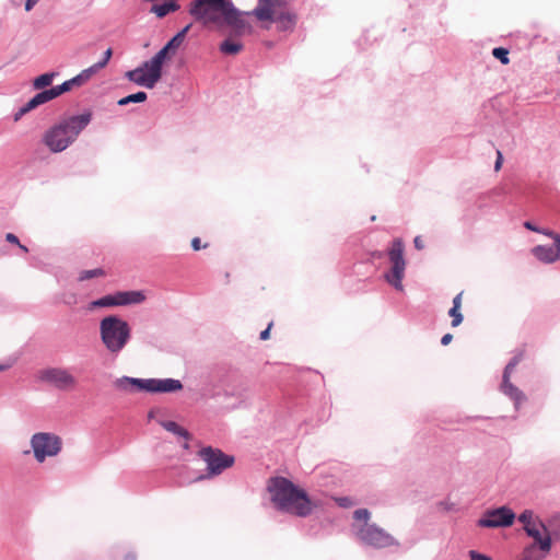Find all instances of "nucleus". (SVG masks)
Segmentation results:
<instances>
[{"label":"nucleus","mask_w":560,"mask_h":560,"mask_svg":"<svg viewBox=\"0 0 560 560\" xmlns=\"http://www.w3.org/2000/svg\"><path fill=\"white\" fill-rule=\"evenodd\" d=\"M18 246H19L23 252H25V253H27V252H28L27 247H26V246H24V245H22L21 243H20V245H18Z\"/></svg>","instance_id":"nucleus-52"},{"label":"nucleus","mask_w":560,"mask_h":560,"mask_svg":"<svg viewBox=\"0 0 560 560\" xmlns=\"http://www.w3.org/2000/svg\"><path fill=\"white\" fill-rule=\"evenodd\" d=\"M492 56L498 59L502 65H509V50L504 47H495L492 49Z\"/></svg>","instance_id":"nucleus-29"},{"label":"nucleus","mask_w":560,"mask_h":560,"mask_svg":"<svg viewBox=\"0 0 560 560\" xmlns=\"http://www.w3.org/2000/svg\"><path fill=\"white\" fill-rule=\"evenodd\" d=\"M538 233L550 237L555 244L557 238L560 240V234L549 229L540 228Z\"/></svg>","instance_id":"nucleus-36"},{"label":"nucleus","mask_w":560,"mask_h":560,"mask_svg":"<svg viewBox=\"0 0 560 560\" xmlns=\"http://www.w3.org/2000/svg\"><path fill=\"white\" fill-rule=\"evenodd\" d=\"M161 425L168 432L183 436L186 440L190 439L189 432L174 421H162Z\"/></svg>","instance_id":"nucleus-23"},{"label":"nucleus","mask_w":560,"mask_h":560,"mask_svg":"<svg viewBox=\"0 0 560 560\" xmlns=\"http://www.w3.org/2000/svg\"><path fill=\"white\" fill-rule=\"evenodd\" d=\"M188 13L202 26L218 31L236 25L243 19V12L232 0H192Z\"/></svg>","instance_id":"nucleus-2"},{"label":"nucleus","mask_w":560,"mask_h":560,"mask_svg":"<svg viewBox=\"0 0 560 560\" xmlns=\"http://www.w3.org/2000/svg\"><path fill=\"white\" fill-rule=\"evenodd\" d=\"M516 366L511 364V363H508L503 370V375H502V382L504 383H508L511 378V374L512 372L514 371Z\"/></svg>","instance_id":"nucleus-35"},{"label":"nucleus","mask_w":560,"mask_h":560,"mask_svg":"<svg viewBox=\"0 0 560 560\" xmlns=\"http://www.w3.org/2000/svg\"><path fill=\"white\" fill-rule=\"evenodd\" d=\"M267 490L273 508L281 512L298 517H307L317 508L308 493L290 479L282 476L269 478Z\"/></svg>","instance_id":"nucleus-1"},{"label":"nucleus","mask_w":560,"mask_h":560,"mask_svg":"<svg viewBox=\"0 0 560 560\" xmlns=\"http://www.w3.org/2000/svg\"><path fill=\"white\" fill-rule=\"evenodd\" d=\"M358 539L370 547L382 549L398 545L397 540L376 524H362L355 528Z\"/></svg>","instance_id":"nucleus-9"},{"label":"nucleus","mask_w":560,"mask_h":560,"mask_svg":"<svg viewBox=\"0 0 560 560\" xmlns=\"http://www.w3.org/2000/svg\"><path fill=\"white\" fill-rule=\"evenodd\" d=\"M112 56H113L112 48H107L106 51L104 52V57L101 61L96 62L89 69L84 70V73H88L86 79H90L97 70L103 69L108 63Z\"/></svg>","instance_id":"nucleus-24"},{"label":"nucleus","mask_w":560,"mask_h":560,"mask_svg":"<svg viewBox=\"0 0 560 560\" xmlns=\"http://www.w3.org/2000/svg\"><path fill=\"white\" fill-rule=\"evenodd\" d=\"M404 242L395 238L387 250V256L392 262V268L384 275L385 280L396 290L402 291V279L405 276L406 260L404 258Z\"/></svg>","instance_id":"nucleus-8"},{"label":"nucleus","mask_w":560,"mask_h":560,"mask_svg":"<svg viewBox=\"0 0 560 560\" xmlns=\"http://www.w3.org/2000/svg\"><path fill=\"white\" fill-rule=\"evenodd\" d=\"M191 247L194 250H200L201 248H207L208 244H201V240L199 237H194L191 240Z\"/></svg>","instance_id":"nucleus-38"},{"label":"nucleus","mask_w":560,"mask_h":560,"mask_svg":"<svg viewBox=\"0 0 560 560\" xmlns=\"http://www.w3.org/2000/svg\"><path fill=\"white\" fill-rule=\"evenodd\" d=\"M198 454L207 465V475L200 477V479L218 476L234 464L233 456L226 455L221 450L211 446L201 448Z\"/></svg>","instance_id":"nucleus-11"},{"label":"nucleus","mask_w":560,"mask_h":560,"mask_svg":"<svg viewBox=\"0 0 560 560\" xmlns=\"http://www.w3.org/2000/svg\"><path fill=\"white\" fill-rule=\"evenodd\" d=\"M253 13L259 21H272L275 14L269 5H261L256 8Z\"/></svg>","instance_id":"nucleus-26"},{"label":"nucleus","mask_w":560,"mask_h":560,"mask_svg":"<svg viewBox=\"0 0 560 560\" xmlns=\"http://www.w3.org/2000/svg\"><path fill=\"white\" fill-rule=\"evenodd\" d=\"M469 558L470 560H492L489 556L481 553L477 550H470Z\"/></svg>","instance_id":"nucleus-37"},{"label":"nucleus","mask_w":560,"mask_h":560,"mask_svg":"<svg viewBox=\"0 0 560 560\" xmlns=\"http://www.w3.org/2000/svg\"><path fill=\"white\" fill-rule=\"evenodd\" d=\"M541 556L534 555V553H527V550H523V558L522 560H542Z\"/></svg>","instance_id":"nucleus-40"},{"label":"nucleus","mask_w":560,"mask_h":560,"mask_svg":"<svg viewBox=\"0 0 560 560\" xmlns=\"http://www.w3.org/2000/svg\"><path fill=\"white\" fill-rule=\"evenodd\" d=\"M39 377L61 390L73 389L77 386L75 377L68 370L61 368L43 370Z\"/></svg>","instance_id":"nucleus-15"},{"label":"nucleus","mask_w":560,"mask_h":560,"mask_svg":"<svg viewBox=\"0 0 560 560\" xmlns=\"http://www.w3.org/2000/svg\"><path fill=\"white\" fill-rule=\"evenodd\" d=\"M55 75H56V73H54V72L40 74L39 77H37L34 80V82H33L34 88L36 90H42V89L50 85Z\"/></svg>","instance_id":"nucleus-27"},{"label":"nucleus","mask_w":560,"mask_h":560,"mask_svg":"<svg viewBox=\"0 0 560 560\" xmlns=\"http://www.w3.org/2000/svg\"><path fill=\"white\" fill-rule=\"evenodd\" d=\"M338 506L348 509L353 505V501L350 497H338L335 499Z\"/></svg>","instance_id":"nucleus-33"},{"label":"nucleus","mask_w":560,"mask_h":560,"mask_svg":"<svg viewBox=\"0 0 560 560\" xmlns=\"http://www.w3.org/2000/svg\"><path fill=\"white\" fill-rule=\"evenodd\" d=\"M515 517L513 510L503 505L486 510L477 521V525L483 528L510 527L513 525Z\"/></svg>","instance_id":"nucleus-13"},{"label":"nucleus","mask_w":560,"mask_h":560,"mask_svg":"<svg viewBox=\"0 0 560 560\" xmlns=\"http://www.w3.org/2000/svg\"><path fill=\"white\" fill-rule=\"evenodd\" d=\"M524 532L533 539V542L527 545L524 550H527V553L546 558L552 548V538L545 523L540 522V525L526 528Z\"/></svg>","instance_id":"nucleus-12"},{"label":"nucleus","mask_w":560,"mask_h":560,"mask_svg":"<svg viewBox=\"0 0 560 560\" xmlns=\"http://www.w3.org/2000/svg\"><path fill=\"white\" fill-rule=\"evenodd\" d=\"M39 0H26L25 10L31 11Z\"/></svg>","instance_id":"nucleus-49"},{"label":"nucleus","mask_w":560,"mask_h":560,"mask_svg":"<svg viewBox=\"0 0 560 560\" xmlns=\"http://www.w3.org/2000/svg\"><path fill=\"white\" fill-rule=\"evenodd\" d=\"M371 255L374 259H382L384 258L385 253L382 250H374Z\"/></svg>","instance_id":"nucleus-50"},{"label":"nucleus","mask_w":560,"mask_h":560,"mask_svg":"<svg viewBox=\"0 0 560 560\" xmlns=\"http://www.w3.org/2000/svg\"><path fill=\"white\" fill-rule=\"evenodd\" d=\"M524 228L528 231H532V232H536L538 233L539 232V226H537L535 223H533L532 221H525L524 222Z\"/></svg>","instance_id":"nucleus-41"},{"label":"nucleus","mask_w":560,"mask_h":560,"mask_svg":"<svg viewBox=\"0 0 560 560\" xmlns=\"http://www.w3.org/2000/svg\"><path fill=\"white\" fill-rule=\"evenodd\" d=\"M103 276H105V271L102 268H96V269H92V270L82 271L79 276V280L84 281V280H89L91 278L103 277Z\"/></svg>","instance_id":"nucleus-30"},{"label":"nucleus","mask_w":560,"mask_h":560,"mask_svg":"<svg viewBox=\"0 0 560 560\" xmlns=\"http://www.w3.org/2000/svg\"><path fill=\"white\" fill-rule=\"evenodd\" d=\"M61 439L52 433L38 432L31 439L34 457L43 463L47 457L56 456L61 450Z\"/></svg>","instance_id":"nucleus-10"},{"label":"nucleus","mask_w":560,"mask_h":560,"mask_svg":"<svg viewBox=\"0 0 560 560\" xmlns=\"http://www.w3.org/2000/svg\"><path fill=\"white\" fill-rule=\"evenodd\" d=\"M522 359H523V353H522V352H518V353L514 354V355L510 359V361H509L508 363H511V364H513V365L517 366V364L522 361Z\"/></svg>","instance_id":"nucleus-43"},{"label":"nucleus","mask_w":560,"mask_h":560,"mask_svg":"<svg viewBox=\"0 0 560 560\" xmlns=\"http://www.w3.org/2000/svg\"><path fill=\"white\" fill-rule=\"evenodd\" d=\"M450 317H452V327H457L463 323L464 316L460 313V308L451 307L448 311Z\"/></svg>","instance_id":"nucleus-31"},{"label":"nucleus","mask_w":560,"mask_h":560,"mask_svg":"<svg viewBox=\"0 0 560 560\" xmlns=\"http://www.w3.org/2000/svg\"><path fill=\"white\" fill-rule=\"evenodd\" d=\"M462 296L463 292H459L454 299H453V305L452 307L460 308L462 305Z\"/></svg>","instance_id":"nucleus-44"},{"label":"nucleus","mask_w":560,"mask_h":560,"mask_svg":"<svg viewBox=\"0 0 560 560\" xmlns=\"http://www.w3.org/2000/svg\"><path fill=\"white\" fill-rule=\"evenodd\" d=\"M501 392L514 401V407L518 410L521 404L526 400L525 394L509 381L508 383L502 382L500 385Z\"/></svg>","instance_id":"nucleus-17"},{"label":"nucleus","mask_w":560,"mask_h":560,"mask_svg":"<svg viewBox=\"0 0 560 560\" xmlns=\"http://www.w3.org/2000/svg\"><path fill=\"white\" fill-rule=\"evenodd\" d=\"M502 163H503V155L501 153V151H497V159H495V162H494V171L498 172L501 170L502 167Z\"/></svg>","instance_id":"nucleus-39"},{"label":"nucleus","mask_w":560,"mask_h":560,"mask_svg":"<svg viewBox=\"0 0 560 560\" xmlns=\"http://www.w3.org/2000/svg\"><path fill=\"white\" fill-rule=\"evenodd\" d=\"M439 505H440L441 508H443L445 511H451V510H453V509H454V505H455V504H454V503H451V502H447V501H441V502L439 503Z\"/></svg>","instance_id":"nucleus-47"},{"label":"nucleus","mask_w":560,"mask_h":560,"mask_svg":"<svg viewBox=\"0 0 560 560\" xmlns=\"http://www.w3.org/2000/svg\"><path fill=\"white\" fill-rule=\"evenodd\" d=\"M179 10V4L175 1L165 2L162 4H153L150 12L154 13L158 18H164L168 13L176 12Z\"/></svg>","instance_id":"nucleus-20"},{"label":"nucleus","mask_w":560,"mask_h":560,"mask_svg":"<svg viewBox=\"0 0 560 560\" xmlns=\"http://www.w3.org/2000/svg\"><path fill=\"white\" fill-rule=\"evenodd\" d=\"M147 100V93L145 92H137L135 94H130L126 97H122L118 101V105L124 106L129 103H141Z\"/></svg>","instance_id":"nucleus-28"},{"label":"nucleus","mask_w":560,"mask_h":560,"mask_svg":"<svg viewBox=\"0 0 560 560\" xmlns=\"http://www.w3.org/2000/svg\"><path fill=\"white\" fill-rule=\"evenodd\" d=\"M516 366L511 364V363H508L503 370V375H502V382L504 383H508L511 378V374L512 372L514 371Z\"/></svg>","instance_id":"nucleus-34"},{"label":"nucleus","mask_w":560,"mask_h":560,"mask_svg":"<svg viewBox=\"0 0 560 560\" xmlns=\"http://www.w3.org/2000/svg\"><path fill=\"white\" fill-rule=\"evenodd\" d=\"M91 119L90 112L65 117L44 132L42 141L50 152L60 153L77 140Z\"/></svg>","instance_id":"nucleus-3"},{"label":"nucleus","mask_w":560,"mask_h":560,"mask_svg":"<svg viewBox=\"0 0 560 560\" xmlns=\"http://www.w3.org/2000/svg\"><path fill=\"white\" fill-rule=\"evenodd\" d=\"M533 256L542 264H553L560 259V240L552 245H536L532 248Z\"/></svg>","instance_id":"nucleus-16"},{"label":"nucleus","mask_w":560,"mask_h":560,"mask_svg":"<svg viewBox=\"0 0 560 560\" xmlns=\"http://www.w3.org/2000/svg\"><path fill=\"white\" fill-rule=\"evenodd\" d=\"M271 327H272V322H271V323H269V324H268V326H267V328H266V329H264V330L260 332L259 338H260L261 340H267V339H269V337H270V329H271Z\"/></svg>","instance_id":"nucleus-42"},{"label":"nucleus","mask_w":560,"mask_h":560,"mask_svg":"<svg viewBox=\"0 0 560 560\" xmlns=\"http://www.w3.org/2000/svg\"><path fill=\"white\" fill-rule=\"evenodd\" d=\"M4 370V366L0 365V371H3Z\"/></svg>","instance_id":"nucleus-53"},{"label":"nucleus","mask_w":560,"mask_h":560,"mask_svg":"<svg viewBox=\"0 0 560 560\" xmlns=\"http://www.w3.org/2000/svg\"><path fill=\"white\" fill-rule=\"evenodd\" d=\"M413 244H415V247H416L417 249H422V248L424 247V244H423V242H422V240H421V237H420V236H416V237H415V240H413Z\"/></svg>","instance_id":"nucleus-48"},{"label":"nucleus","mask_w":560,"mask_h":560,"mask_svg":"<svg viewBox=\"0 0 560 560\" xmlns=\"http://www.w3.org/2000/svg\"><path fill=\"white\" fill-rule=\"evenodd\" d=\"M172 56V51L164 46L150 60L144 61L133 70L127 71L126 78L137 85L153 89L162 78L164 62Z\"/></svg>","instance_id":"nucleus-5"},{"label":"nucleus","mask_w":560,"mask_h":560,"mask_svg":"<svg viewBox=\"0 0 560 560\" xmlns=\"http://www.w3.org/2000/svg\"><path fill=\"white\" fill-rule=\"evenodd\" d=\"M370 515L371 514L368 509H358L353 513V518L355 521H363L364 522L363 524H370L369 523Z\"/></svg>","instance_id":"nucleus-32"},{"label":"nucleus","mask_w":560,"mask_h":560,"mask_svg":"<svg viewBox=\"0 0 560 560\" xmlns=\"http://www.w3.org/2000/svg\"><path fill=\"white\" fill-rule=\"evenodd\" d=\"M226 38L220 44V51L224 55H237L244 48L242 36L245 33L244 19L240 20L236 25H229L223 28Z\"/></svg>","instance_id":"nucleus-14"},{"label":"nucleus","mask_w":560,"mask_h":560,"mask_svg":"<svg viewBox=\"0 0 560 560\" xmlns=\"http://www.w3.org/2000/svg\"><path fill=\"white\" fill-rule=\"evenodd\" d=\"M100 334L105 348L113 354L119 353L131 337L129 324L115 315L104 317L100 323Z\"/></svg>","instance_id":"nucleus-4"},{"label":"nucleus","mask_w":560,"mask_h":560,"mask_svg":"<svg viewBox=\"0 0 560 560\" xmlns=\"http://www.w3.org/2000/svg\"><path fill=\"white\" fill-rule=\"evenodd\" d=\"M118 387L126 390H138L149 393H173L183 388V384L178 380L173 378H131L124 377L117 381Z\"/></svg>","instance_id":"nucleus-6"},{"label":"nucleus","mask_w":560,"mask_h":560,"mask_svg":"<svg viewBox=\"0 0 560 560\" xmlns=\"http://www.w3.org/2000/svg\"><path fill=\"white\" fill-rule=\"evenodd\" d=\"M517 520L523 524V529L530 528L533 526L540 525L542 522L539 517H534V512L532 510H524L518 516Z\"/></svg>","instance_id":"nucleus-22"},{"label":"nucleus","mask_w":560,"mask_h":560,"mask_svg":"<svg viewBox=\"0 0 560 560\" xmlns=\"http://www.w3.org/2000/svg\"><path fill=\"white\" fill-rule=\"evenodd\" d=\"M118 293L119 305L139 304L145 300L141 291H121Z\"/></svg>","instance_id":"nucleus-19"},{"label":"nucleus","mask_w":560,"mask_h":560,"mask_svg":"<svg viewBox=\"0 0 560 560\" xmlns=\"http://www.w3.org/2000/svg\"><path fill=\"white\" fill-rule=\"evenodd\" d=\"M118 293L105 295L94 302H92L93 307H109V306H118Z\"/></svg>","instance_id":"nucleus-25"},{"label":"nucleus","mask_w":560,"mask_h":560,"mask_svg":"<svg viewBox=\"0 0 560 560\" xmlns=\"http://www.w3.org/2000/svg\"><path fill=\"white\" fill-rule=\"evenodd\" d=\"M122 560H137L136 556L131 552L126 553Z\"/></svg>","instance_id":"nucleus-51"},{"label":"nucleus","mask_w":560,"mask_h":560,"mask_svg":"<svg viewBox=\"0 0 560 560\" xmlns=\"http://www.w3.org/2000/svg\"><path fill=\"white\" fill-rule=\"evenodd\" d=\"M5 240L11 244L20 245L19 238L13 233H8Z\"/></svg>","instance_id":"nucleus-45"},{"label":"nucleus","mask_w":560,"mask_h":560,"mask_svg":"<svg viewBox=\"0 0 560 560\" xmlns=\"http://www.w3.org/2000/svg\"><path fill=\"white\" fill-rule=\"evenodd\" d=\"M271 22L276 24V28L279 32H288L294 28L296 16L289 12H281L279 14H275Z\"/></svg>","instance_id":"nucleus-18"},{"label":"nucleus","mask_w":560,"mask_h":560,"mask_svg":"<svg viewBox=\"0 0 560 560\" xmlns=\"http://www.w3.org/2000/svg\"><path fill=\"white\" fill-rule=\"evenodd\" d=\"M190 27L191 24L186 25L182 31H179L173 38H171L166 43V49L171 50L172 55H175L177 49L182 46Z\"/></svg>","instance_id":"nucleus-21"},{"label":"nucleus","mask_w":560,"mask_h":560,"mask_svg":"<svg viewBox=\"0 0 560 560\" xmlns=\"http://www.w3.org/2000/svg\"><path fill=\"white\" fill-rule=\"evenodd\" d=\"M88 73H84L82 71L79 75L72 78L71 80H68L63 82L60 85L54 86L49 90L42 91L37 93L34 97H32L25 105H23L14 115V121H18L21 119L22 116L30 113L31 110L35 109L42 104H45L59 95L70 91L74 85H80L84 81H86Z\"/></svg>","instance_id":"nucleus-7"},{"label":"nucleus","mask_w":560,"mask_h":560,"mask_svg":"<svg viewBox=\"0 0 560 560\" xmlns=\"http://www.w3.org/2000/svg\"><path fill=\"white\" fill-rule=\"evenodd\" d=\"M453 340V335L452 334H445L442 338H441V345L442 346H447L451 343V341Z\"/></svg>","instance_id":"nucleus-46"}]
</instances>
